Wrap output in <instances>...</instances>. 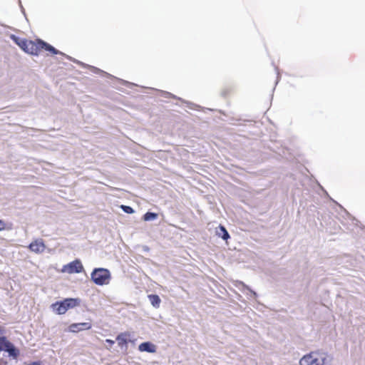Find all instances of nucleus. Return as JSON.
<instances>
[{"mask_svg": "<svg viewBox=\"0 0 365 365\" xmlns=\"http://www.w3.org/2000/svg\"><path fill=\"white\" fill-rule=\"evenodd\" d=\"M327 354L317 350L311 351L304 355L299 361L300 365H324L327 361Z\"/></svg>", "mask_w": 365, "mask_h": 365, "instance_id": "1", "label": "nucleus"}, {"mask_svg": "<svg viewBox=\"0 0 365 365\" xmlns=\"http://www.w3.org/2000/svg\"><path fill=\"white\" fill-rule=\"evenodd\" d=\"M68 58H69L70 61L76 63H78L79 64L80 66H81L83 68H89L92 73H95V74H101L102 76H106L107 78H111V79H115L116 81H118L121 85H123V86H127L128 88H131L133 86H135L136 85L133 83H130L129 81H125V80H123V79H120V78H118L116 77H115L114 76L97 68V67H95L93 66H91V65H88V64H86L83 62H81L77 59H75L73 58H72L71 56H68Z\"/></svg>", "mask_w": 365, "mask_h": 365, "instance_id": "2", "label": "nucleus"}, {"mask_svg": "<svg viewBox=\"0 0 365 365\" xmlns=\"http://www.w3.org/2000/svg\"><path fill=\"white\" fill-rule=\"evenodd\" d=\"M111 274L108 269L94 268L91 274V279L97 285L103 286L109 284Z\"/></svg>", "mask_w": 365, "mask_h": 365, "instance_id": "3", "label": "nucleus"}, {"mask_svg": "<svg viewBox=\"0 0 365 365\" xmlns=\"http://www.w3.org/2000/svg\"><path fill=\"white\" fill-rule=\"evenodd\" d=\"M1 351L6 352L8 356L14 360H16L20 356V350L5 336H0V352Z\"/></svg>", "mask_w": 365, "mask_h": 365, "instance_id": "4", "label": "nucleus"}, {"mask_svg": "<svg viewBox=\"0 0 365 365\" xmlns=\"http://www.w3.org/2000/svg\"><path fill=\"white\" fill-rule=\"evenodd\" d=\"M10 38L13 40V41L17 44V46H50L47 43L40 40L37 39L35 41L31 40H28L21 36H16L14 34H11L10 36Z\"/></svg>", "mask_w": 365, "mask_h": 365, "instance_id": "5", "label": "nucleus"}, {"mask_svg": "<svg viewBox=\"0 0 365 365\" xmlns=\"http://www.w3.org/2000/svg\"><path fill=\"white\" fill-rule=\"evenodd\" d=\"M83 266L80 259H75L63 267V271L69 274L81 273L83 271Z\"/></svg>", "mask_w": 365, "mask_h": 365, "instance_id": "6", "label": "nucleus"}, {"mask_svg": "<svg viewBox=\"0 0 365 365\" xmlns=\"http://www.w3.org/2000/svg\"><path fill=\"white\" fill-rule=\"evenodd\" d=\"M160 96L162 97H164V98H174V99H178V101L185 103L187 105V107L189 108V109H191V110H196L197 108H198L199 106L193 103H191V102H189V101H186L185 100H183L182 98H180V97H178L176 96L175 95L170 93V92H168V91H160Z\"/></svg>", "mask_w": 365, "mask_h": 365, "instance_id": "7", "label": "nucleus"}, {"mask_svg": "<svg viewBox=\"0 0 365 365\" xmlns=\"http://www.w3.org/2000/svg\"><path fill=\"white\" fill-rule=\"evenodd\" d=\"M92 325L89 322H80L73 323L68 327V331L70 332L77 333L83 330H88L91 329Z\"/></svg>", "mask_w": 365, "mask_h": 365, "instance_id": "8", "label": "nucleus"}, {"mask_svg": "<svg viewBox=\"0 0 365 365\" xmlns=\"http://www.w3.org/2000/svg\"><path fill=\"white\" fill-rule=\"evenodd\" d=\"M29 248L35 253H42L45 250L46 245L42 239H37L30 243Z\"/></svg>", "mask_w": 365, "mask_h": 365, "instance_id": "9", "label": "nucleus"}, {"mask_svg": "<svg viewBox=\"0 0 365 365\" xmlns=\"http://www.w3.org/2000/svg\"><path fill=\"white\" fill-rule=\"evenodd\" d=\"M138 350L141 352L153 354L156 351V346L150 341H144L139 344Z\"/></svg>", "mask_w": 365, "mask_h": 365, "instance_id": "10", "label": "nucleus"}, {"mask_svg": "<svg viewBox=\"0 0 365 365\" xmlns=\"http://www.w3.org/2000/svg\"><path fill=\"white\" fill-rule=\"evenodd\" d=\"M130 334L128 332L120 333L116 336V341H118V346L121 348L125 347V349L128 347V337Z\"/></svg>", "mask_w": 365, "mask_h": 365, "instance_id": "11", "label": "nucleus"}, {"mask_svg": "<svg viewBox=\"0 0 365 365\" xmlns=\"http://www.w3.org/2000/svg\"><path fill=\"white\" fill-rule=\"evenodd\" d=\"M63 302L66 312L68 309L74 308L80 304V299L78 298H66L63 300Z\"/></svg>", "mask_w": 365, "mask_h": 365, "instance_id": "12", "label": "nucleus"}, {"mask_svg": "<svg viewBox=\"0 0 365 365\" xmlns=\"http://www.w3.org/2000/svg\"><path fill=\"white\" fill-rule=\"evenodd\" d=\"M51 309L53 310V312L59 315L64 314L66 313L63 300L57 301L55 303H53L51 305Z\"/></svg>", "mask_w": 365, "mask_h": 365, "instance_id": "13", "label": "nucleus"}, {"mask_svg": "<svg viewBox=\"0 0 365 365\" xmlns=\"http://www.w3.org/2000/svg\"><path fill=\"white\" fill-rule=\"evenodd\" d=\"M26 53L32 56H38L43 51V47H20Z\"/></svg>", "mask_w": 365, "mask_h": 365, "instance_id": "14", "label": "nucleus"}, {"mask_svg": "<svg viewBox=\"0 0 365 365\" xmlns=\"http://www.w3.org/2000/svg\"><path fill=\"white\" fill-rule=\"evenodd\" d=\"M216 235L223 240H227L230 237L227 229L222 225H220L218 227L216 228Z\"/></svg>", "mask_w": 365, "mask_h": 365, "instance_id": "15", "label": "nucleus"}, {"mask_svg": "<svg viewBox=\"0 0 365 365\" xmlns=\"http://www.w3.org/2000/svg\"><path fill=\"white\" fill-rule=\"evenodd\" d=\"M150 304L155 307L158 308L160 307L161 299L160 297L155 294H151L148 296Z\"/></svg>", "mask_w": 365, "mask_h": 365, "instance_id": "16", "label": "nucleus"}, {"mask_svg": "<svg viewBox=\"0 0 365 365\" xmlns=\"http://www.w3.org/2000/svg\"><path fill=\"white\" fill-rule=\"evenodd\" d=\"M158 215L157 213L148 211L143 215L142 219L146 222L152 221L156 220L158 218Z\"/></svg>", "mask_w": 365, "mask_h": 365, "instance_id": "17", "label": "nucleus"}, {"mask_svg": "<svg viewBox=\"0 0 365 365\" xmlns=\"http://www.w3.org/2000/svg\"><path fill=\"white\" fill-rule=\"evenodd\" d=\"M43 49L51 52L53 54H60V55H61L63 56H65L68 59H69L68 58V55H66L65 53H63L61 51H58V49L56 48V47H43Z\"/></svg>", "mask_w": 365, "mask_h": 365, "instance_id": "18", "label": "nucleus"}, {"mask_svg": "<svg viewBox=\"0 0 365 365\" xmlns=\"http://www.w3.org/2000/svg\"><path fill=\"white\" fill-rule=\"evenodd\" d=\"M120 209L127 214H133L135 212L133 208L129 205H121Z\"/></svg>", "mask_w": 365, "mask_h": 365, "instance_id": "19", "label": "nucleus"}, {"mask_svg": "<svg viewBox=\"0 0 365 365\" xmlns=\"http://www.w3.org/2000/svg\"><path fill=\"white\" fill-rule=\"evenodd\" d=\"M245 288L249 292V295L250 297L256 298L257 294L255 292L252 290L248 286L245 285V284H242Z\"/></svg>", "mask_w": 365, "mask_h": 365, "instance_id": "20", "label": "nucleus"}, {"mask_svg": "<svg viewBox=\"0 0 365 365\" xmlns=\"http://www.w3.org/2000/svg\"><path fill=\"white\" fill-rule=\"evenodd\" d=\"M6 229V223L2 220H0V231Z\"/></svg>", "mask_w": 365, "mask_h": 365, "instance_id": "21", "label": "nucleus"}, {"mask_svg": "<svg viewBox=\"0 0 365 365\" xmlns=\"http://www.w3.org/2000/svg\"><path fill=\"white\" fill-rule=\"evenodd\" d=\"M106 343L108 344L110 346H111L115 344V341L113 339H106Z\"/></svg>", "mask_w": 365, "mask_h": 365, "instance_id": "22", "label": "nucleus"}, {"mask_svg": "<svg viewBox=\"0 0 365 365\" xmlns=\"http://www.w3.org/2000/svg\"><path fill=\"white\" fill-rule=\"evenodd\" d=\"M275 70H276V72H277V81L275 82V86H276L278 83V82H279L280 74H279V70H278L277 67H275Z\"/></svg>", "mask_w": 365, "mask_h": 365, "instance_id": "23", "label": "nucleus"}, {"mask_svg": "<svg viewBox=\"0 0 365 365\" xmlns=\"http://www.w3.org/2000/svg\"><path fill=\"white\" fill-rule=\"evenodd\" d=\"M4 331V329L1 327H0V334H3Z\"/></svg>", "mask_w": 365, "mask_h": 365, "instance_id": "24", "label": "nucleus"}, {"mask_svg": "<svg viewBox=\"0 0 365 365\" xmlns=\"http://www.w3.org/2000/svg\"><path fill=\"white\" fill-rule=\"evenodd\" d=\"M320 187H321L322 190L324 191L325 194H326L327 195H328L327 192L326 190H324V188H323L322 186H320Z\"/></svg>", "mask_w": 365, "mask_h": 365, "instance_id": "25", "label": "nucleus"}, {"mask_svg": "<svg viewBox=\"0 0 365 365\" xmlns=\"http://www.w3.org/2000/svg\"><path fill=\"white\" fill-rule=\"evenodd\" d=\"M2 362H4L3 359H0V365H2Z\"/></svg>", "mask_w": 365, "mask_h": 365, "instance_id": "26", "label": "nucleus"}]
</instances>
